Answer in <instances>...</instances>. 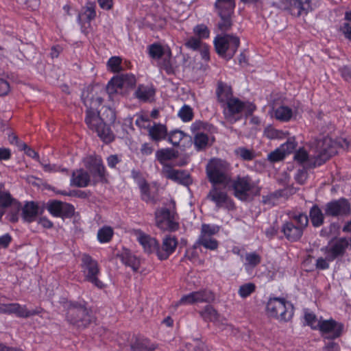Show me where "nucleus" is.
I'll return each instance as SVG.
<instances>
[{
	"label": "nucleus",
	"mask_w": 351,
	"mask_h": 351,
	"mask_svg": "<svg viewBox=\"0 0 351 351\" xmlns=\"http://www.w3.org/2000/svg\"><path fill=\"white\" fill-rule=\"evenodd\" d=\"M8 208H11L9 220L12 223L18 221L20 210L23 220L27 223L35 221L39 213L37 204L29 202L21 207V204L12 197L10 193L5 190L3 185L0 184V219Z\"/></svg>",
	"instance_id": "f257e3e1"
},
{
	"label": "nucleus",
	"mask_w": 351,
	"mask_h": 351,
	"mask_svg": "<svg viewBox=\"0 0 351 351\" xmlns=\"http://www.w3.org/2000/svg\"><path fill=\"white\" fill-rule=\"evenodd\" d=\"M350 142L347 139H341L339 143L331 138L324 137L315 140L312 143L311 152L313 153V166H319L337 153L338 146L343 149L350 148Z\"/></svg>",
	"instance_id": "f03ea898"
},
{
	"label": "nucleus",
	"mask_w": 351,
	"mask_h": 351,
	"mask_svg": "<svg viewBox=\"0 0 351 351\" xmlns=\"http://www.w3.org/2000/svg\"><path fill=\"white\" fill-rule=\"evenodd\" d=\"M68 323L78 329L87 328L93 322L92 311L86 306V302H71L66 314Z\"/></svg>",
	"instance_id": "7ed1b4c3"
},
{
	"label": "nucleus",
	"mask_w": 351,
	"mask_h": 351,
	"mask_svg": "<svg viewBox=\"0 0 351 351\" xmlns=\"http://www.w3.org/2000/svg\"><path fill=\"white\" fill-rule=\"evenodd\" d=\"M229 183L233 195L241 201H249L260 195L261 187L258 182L254 181L249 176H238Z\"/></svg>",
	"instance_id": "20e7f679"
},
{
	"label": "nucleus",
	"mask_w": 351,
	"mask_h": 351,
	"mask_svg": "<svg viewBox=\"0 0 351 351\" xmlns=\"http://www.w3.org/2000/svg\"><path fill=\"white\" fill-rule=\"evenodd\" d=\"M229 169V164L219 158L210 160L206 167V176L209 182L212 184H223L224 188L230 181Z\"/></svg>",
	"instance_id": "39448f33"
},
{
	"label": "nucleus",
	"mask_w": 351,
	"mask_h": 351,
	"mask_svg": "<svg viewBox=\"0 0 351 351\" xmlns=\"http://www.w3.org/2000/svg\"><path fill=\"white\" fill-rule=\"evenodd\" d=\"M156 224L162 230L176 231L179 228L178 215L176 212V203L171 200L169 208H162L155 213Z\"/></svg>",
	"instance_id": "423d86ee"
},
{
	"label": "nucleus",
	"mask_w": 351,
	"mask_h": 351,
	"mask_svg": "<svg viewBox=\"0 0 351 351\" xmlns=\"http://www.w3.org/2000/svg\"><path fill=\"white\" fill-rule=\"evenodd\" d=\"M85 122L88 128L97 132V135L106 143L112 142L114 136L110 129L104 123L100 112L97 110H86Z\"/></svg>",
	"instance_id": "0eeeda50"
},
{
	"label": "nucleus",
	"mask_w": 351,
	"mask_h": 351,
	"mask_svg": "<svg viewBox=\"0 0 351 351\" xmlns=\"http://www.w3.org/2000/svg\"><path fill=\"white\" fill-rule=\"evenodd\" d=\"M308 223V219L306 215L300 213L293 216L289 221L286 222L282 230L288 240L295 241L301 238Z\"/></svg>",
	"instance_id": "6e6552de"
},
{
	"label": "nucleus",
	"mask_w": 351,
	"mask_h": 351,
	"mask_svg": "<svg viewBox=\"0 0 351 351\" xmlns=\"http://www.w3.org/2000/svg\"><path fill=\"white\" fill-rule=\"evenodd\" d=\"M267 313L269 317L287 322L291 319L293 311L291 305L287 303L285 299L274 298L268 301Z\"/></svg>",
	"instance_id": "1a4fd4ad"
},
{
	"label": "nucleus",
	"mask_w": 351,
	"mask_h": 351,
	"mask_svg": "<svg viewBox=\"0 0 351 351\" xmlns=\"http://www.w3.org/2000/svg\"><path fill=\"white\" fill-rule=\"evenodd\" d=\"M81 260L84 280L98 289L104 288L105 285L98 278L100 270L97 262L87 254H82Z\"/></svg>",
	"instance_id": "9d476101"
},
{
	"label": "nucleus",
	"mask_w": 351,
	"mask_h": 351,
	"mask_svg": "<svg viewBox=\"0 0 351 351\" xmlns=\"http://www.w3.org/2000/svg\"><path fill=\"white\" fill-rule=\"evenodd\" d=\"M214 44L218 54L225 58L230 59L236 53L240 40L237 36L226 34L217 36L214 40Z\"/></svg>",
	"instance_id": "9b49d317"
},
{
	"label": "nucleus",
	"mask_w": 351,
	"mask_h": 351,
	"mask_svg": "<svg viewBox=\"0 0 351 351\" xmlns=\"http://www.w3.org/2000/svg\"><path fill=\"white\" fill-rule=\"evenodd\" d=\"M106 91L104 87L95 85L86 87L82 93V99L87 110H97L102 104Z\"/></svg>",
	"instance_id": "f8f14e48"
},
{
	"label": "nucleus",
	"mask_w": 351,
	"mask_h": 351,
	"mask_svg": "<svg viewBox=\"0 0 351 351\" xmlns=\"http://www.w3.org/2000/svg\"><path fill=\"white\" fill-rule=\"evenodd\" d=\"M255 107L252 106H246V105L239 99L230 100L223 109L225 119L233 123L241 117V113L246 111V114H251L254 110Z\"/></svg>",
	"instance_id": "ddd939ff"
},
{
	"label": "nucleus",
	"mask_w": 351,
	"mask_h": 351,
	"mask_svg": "<svg viewBox=\"0 0 351 351\" xmlns=\"http://www.w3.org/2000/svg\"><path fill=\"white\" fill-rule=\"evenodd\" d=\"M219 231L217 226L204 223L201 227V232L197 241V244L202 245L210 250H215L218 247V241L213 237Z\"/></svg>",
	"instance_id": "4468645a"
},
{
	"label": "nucleus",
	"mask_w": 351,
	"mask_h": 351,
	"mask_svg": "<svg viewBox=\"0 0 351 351\" xmlns=\"http://www.w3.org/2000/svg\"><path fill=\"white\" fill-rule=\"evenodd\" d=\"M324 213L332 217L348 216L351 213V205L345 198L332 200L325 204Z\"/></svg>",
	"instance_id": "2eb2a0df"
},
{
	"label": "nucleus",
	"mask_w": 351,
	"mask_h": 351,
	"mask_svg": "<svg viewBox=\"0 0 351 351\" xmlns=\"http://www.w3.org/2000/svg\"><path fill=\"white\" fill-rule=\"evenodd\" d=\"M207 198L213 202L217 208L233 207V203L223 188L218 184H213L207 195Z\"/></svg>",
	"instance_id": "dca6fc26"
},
{
	"label": "nucleus",
	"mask_w": 351,
	"mask_h": 351,
	"mask_svg": "<svg viewBox=\"0 0 351 351\" xmlns=\"http://www.w3.org/2000/svg\"><path fill=\"white\" fill-rule=\"evenodd\" d=\"M318 330L325 338L334 339L341 335L343 325L332 319H322Z\"/></svg>",
	"instance_id": "f3484780"
},
{
	"label": "nucleus",
	"mask_w": 351,
	"mask_h": 351,
	"mask_svg": "<svg viewBox=\"0 0 351 351\" xmlns=\"http://www.w3.org/2000/svg\"><path fill=\"white\" fill-rule=\"evenodd\" d=\"M85 166L95 179V182L105 180V168L101 158L99 156H90L85 160Z\"/></svg>",
	"instance_id": "a211bd4d"
},
{
	"label": "nucleus",
	"mask_w": 351,
	"mask_h": 351,
	"mask_svg": "<svg viewBox=\"0 0 351 351\" xmlns=\"http://www.w3.org/2000/svg\"><path fill=\"white\" fill-rule=\"evenodd\" d=\"M283 3L285 9L296 16L306 15L312 10L311 0H285Z\"/></svg>",
	"instance_id": "6ab92c4d"
},
{
	"label": "nucleus",
	"mask_w": 351,
	"mask_h": 351,
	"mask_svg": "<svg viewBox=\"0 0 351 351\" xmlns=\"http://www.w3.org/2000/svg\"><path fill=\"white\" fill-rule=\"evenodd\" d=\"M178 242L175 237L167 235L162 239L160 245H158L156 255L158 259L163 261L167 259L177 248Z\"/></svg>",
	"instance_id": "aec40b11"
},
{
	"label": "nucleus",
	"mask_w": 351,
	"mask_h": 351,
	"mask_svg": "<svg viewBox=\"0 0 351 351\" xmlns=\"http://www.w3.org/2000/svg\"><path fill=\"white\" fill-rule=\"evenodd\" d=\"M162 173L168 179L186 184L190 181V176L187 172L183 170L174 169L169 165H164Z\"/></svg>",
	"instance_id": "412c9836"
},
{
	"label": "nucleus",
	"mask_w": 351,
	"mask_h": 351,
	"mask_svg": "<svg viewBox=\"0 0 351 351\" xmlns=\"http://www.w3.org/2000/svg\"><path fill=\"white\" fill-rule=\"evenodd\" d=\"M348 244V241L345 238L334 241L326 249V258L328 261H333L338 256L343 254Z\"/></svg>",
	"instance_id": "4be33fe9"
},
{
	"label": "nucleus",
	"mask_w": 351,
	"mask_h": 351,
	"mask_svg": "<svg viewBox=\"0 0 351 351\" xmlns=\"http://www.w3.org/2000/svg\"><path fill=\"white\" fill-rule=\"evenodd\" d=\"M135 235L145 252L148 254L152 253L153 252H156L158 243L156 239L146 234L141 230L136 231Z\"/></svg>",
	"instance_id": "5701e85b"
},
{
	"label": "nucleus",
	"mask_w": 351,
	"mask_h": 351,
	"mask_svg": "<svg viewBox=\"0 0 351 351\" xmlns=\"http://www.w3.org/2000/svg\"><path fill=\"white\" fill-rule=\"evenodd\" d=\"M90 181L89 173L82 169L73 171L71 179V185L76 187H86Z\"/></svg>",
	"instance_id": "b1692460"
},
{
	"label": "nucleus",
	"mask_w": 351,
	"mask_h": 351,
	"mask_svg": "<svg viewBox=\"0 0 351 351\" xmlns=\"http://www.w3.org/2000/svg\"><path fill=\"white\" fill-rule=\"evenodd\" d=\"M216 94L218 101L223 104H227L230 100L235 99V97H232L231 87L222 82H218Z\"/></svg>",
	"instance_id": "393cba45"
},
{
	"label": "nucleus",
	"mask_w": 351,
	"mask_h": 351,
	"mask_svg": "<svg viewBox=\"0 0 351 351\" xmlns=\"http://www.w3.org/2000/svg\"><path fill=\"white\" fill-rule=\"evenodd\" d=\"M217 12L220 17V21L217 23L219 29L221 32L228 31L232 25V15L234 12L228 10H217Z\"/></svg>",
	"instance_id": "a878e982"
},
{
	"label": "nucleus",
	"mask_w": 351,
	"mask_h": 351,
	"mask_svg": "<svg viewBox=\"0 0 351 351\" xmlns=\"http://www.w3.org/2000/svg\"><path fill=\"white\" fill-rule=\"evenodd\" d=\"M149 136L155 141H159L165 138L167 130L165 125L160 123H154L153 126L148 128Z\"/></svg>",
	"instance_id": "bb28decb"
},
{
	"label": "nucleus",
	"mask_w": 351,
	"mask_h": 351,
	"mask_svg": "<svg viewBox=\"0 0 351 351\" xmlns=\"http://www.w3.org/2000/svg\"><path fill=\"white\" fill-rule=\"evenodd\" d=\"M43 311L41 308H37L33 311H29L26 306L21 305L19 303H14L12 314H15L19 317L27 318L29 317L38 315Z\"/></svg>",
	"instance_id": "cd10ccee"
},
{
	"label": "nucleus",
	"mask_w": 351,
	"mask_h": 351,
	"mask_svg": "<svg viewBox=\"0 0 351 351\" xmlns=\"http://www.w3.org/2000/svg\"><path fill=\"white\" fill-rule=\"evenodd\" d=\"M138 185L141 190V199L147 203L155 204V195L150 192L149 186L143 178H139Z\"/></svg>",
	"instance_id": "c85d7f7f"
},
{
	"label": "nucleus",
	"mask_w": 351,
	"mask_h": 351,
	"mask_svg": "<svg viewBox=\"0 0 351 351\" xmlns=\"http://www.w3.org/2000/svg\"><path fill=\"white\" fill-rule=\"evenodd\" d=\"M123 264L132 268L134 271H138L140 267V260L130 251L125 250L120 255Z\"/></svg>",
	"instance_id": "c756f323"
},
{
	"label": "nucleus",
	"mask_w": 351,
	"mask_h": 351,
	"mask_svg": "<svg viewBox=\"0 0 351 351\" xmlns=\"http://www.w3.org/2000/svg\"><path fill=\"white\" fill-rule=\"evenodd\" d=\"M313 156V153L311 151L310 153L308 154L304 149L301 148L295 152L294 159L301 164H306L309 167H315L313 166V161L315 159Z\"/></svg>",
	"instance_id": "7c9ffc66"
},
{
	"label": "nucleus",
	"mask_w": 351,
	"mask_h": 351,
	"mask_svg": "<svg viewBox=\"0 0 351 351\" xmlns=\"http://www.w3.org/2000/svg\"><path fill=\"white\" fill-rule=\"evenodd\" d=\"M156 156L159 162L164 167V165H167V161L176 158L178 154L172 149H162L156 152Z\"/></svg>",
	"instance_id": "2f4dec72"
},
{
	"label": "nucleus",
	"mask_w": 351,
	"mask_h": 351,
	"mask_svg": "<svg viewBox=\"0 0 351 351\" xmlns=\"http://www.w3.org/2000/svg\"><path fill=\"white\" fill-rule=\"evenodd\" d=\"M309 216L313 226L319 227L324 223V215L317 205L313 206Z\"/></svg>",
	"instance_id": "473e14b6"
},
{
	"label": "nucleus",
	"mask_w": 351,
	"mask_h": 351,
	"mask_svg": "<svg viewBox=\"0 0 351 351\" xmlns=\"http://www.w3.org/2000/svg\"><path fill=\"white\" fill-rule=\"evenodd\" d=\"M201 317L206 322H213L218 324L219 315L212 306H206L202 311H199Z\"/></svg>",
	"instance_id": "72a5a7b5"
},
{
	"label": "nucleus",
	"mask_w": 351,
	"mask_h": 351,
	"mask_svg": "<svg viewBox=\"0 0 351 351\" xmlns=\"http://www.w3.org/2000/svg\"><path fill=\"white\" fill-rule=\"evenodd\" d=\"M156 346L147 339H136L132 345V351H154Z\"/></svg>",
	"instance_id": "f704fd0d"
},
{
	"label": "nucleus",
	"mask_w": 351,
	"mask_h": 351,
	"mask_svg": "<svg viewBox=\"0 0 351 351\" xmlns=\"http://www.w3.org/2000/svg\"><path fill=\"white\" fill-rule=\"evenodd\" d=\"M154 94L155 90L154 88L144 85L138 86L135 92L136 97L143 101H149L154 97Z\"/></svg>",
	"instance_id": "c9c22d12"
},
{
	"label": "nucleus",
	"mask_w": 351,
	"mask_h": 351,
	"mask_svg": "<svg viewBox=\"0 0 351 351\" xmlns=\"http://www.w3.org/2000/svg\"><path fill=\"white\" fill-rule=\"evenodd\" d=\"M293 115V110L288 106H280L274 111V117L281 121H289Z\"/></svg>",
	"instance_id": "e433bc0d"
},
{
	"label": "nucleus",
	"mask_w": 351,
	"mask_h": 351,
	"mask_svg": "<svg viewBox=\"0 0 351 351\" xmlns=\"http://www.w3.org/2000/svg\"><path fill=\"white\" fill-rule=\"evenodd\" d=\"M99 112L106 125L107 123H113L115 121L116 114L113 109L107 106H103Z\"/></svg>",
	"instance_id": "4c0bfd02"
},
{
	"label": "nucleus",
	"mask_w": 351,
	"mask_h": 351,
	"mask_svg": "<svg viewBox=\"0 0 351 351\" xmlns=\"http://www.w3.org/2000/svg\"><path fill=\"white\" fill-rule=\"evenodd\" d=\"M197 302H211L215 300V295L213 293L209 290L204 289L198 291H194Z\"/></svg>",
	"instance_id": "58836bf2"
},
{
	"label": "nucleus",
	"mask_w": 351,
	"mask_h": 351,
	"mask_svg": "<svg viewBox=\"0 0 351 351\" xmlns=\"http://www.w3.org/2000/svg\"><path fill=\"white\" fill-rule=\"evenodd\" d=\"M117 79H119L120 82V86L121 88L125 87H132L136 84V79L134 75L131 74H122L116 76Z\"/></svg>",
	"instance_id": "ea45409f"
},
{
	"label": "nucleus",
	"mask_w": 351,
	"mask_h": 351,
	"mask_svg": "<svg viewBox=\"0 0 351 351\" xmlns=\"http://www.w3.org/2000/svg\"><path fill=\"white\" fill-rule=\"evenodd\" d=\"M235 155L244 160H252L255 156V152L252 149H248L245 147H238L234 150Z\"/></svg>",
	"instance_id": "a19ab883"
},
{
	"label": "nucleus",
	"mask_w": 351,
	"mask_h": 351,
	"mask_svg": "<svg viewBox=\"0 0 351 351\" xmlns=\"http://www.w3.org/2000/svg\"><path fill=\"white\" fill-rule=\"evenodd\" d=\"M167 51L159 44H153L149 47V53L152 58L155 59L166 56Z\"/></svg>",
	"instance_id": "79ce46f5"
},
{
	"label": "nucleus",
	"mask_w": 351,
	"mask_h": 351,
	"mask_svg": "<svg viewBox=\"0 0 351 351\" xmlns=\"http://www.w3.org/2000/svg\"><path fill=\"white\" fill-rule=\"evenodd\" d=\"M208 143V137L204 133H197L194 137V144L197 150L204 149Z\"/></svg>",
	"instance_id": "37998d69"
},
{
	"label": "nucleus",
	"mask_w": 351,
	"mask_h": 351,
	"mask_svg": "<svg viewBox=\"0 0 351 351\" xmlns=\"http://www.w3.org/2000/svg\"><path fill=\"white\" fill-rule=\"evenodd\" d=\"M234 0H217L215 3V8L217 10L234 12Z\"/></svg>",
	"instance_id": "c03bdc74"
},
{
	"label": "nucleus",
	"mask_w": 351,
	"mask_h": 351,
	"mask_svg": "<svg viewBox=\"0 0 351 351\" xmlns=\"http://www.w3.org/2000/svg\"><path fill=\"white\" fill-rule=\"evenodd\" d=\"M256 290V285L252 282H248L240 286L238 293L239 295L245 298L254 293Z\"/></svg>",
	"instance_id": "a18cd8bd"
},
{
	"label": "nucleus",
	"mask_w": 351,
	"mask_h": 351,
	"mask_svg": "<svg viewBox=\"0 0 351 351\" xmlns=\"http://www.w3.org/2000/svg\"><path fill=\"white\" fill-rule=\"evenodd\" d=\"M178 116L184 122L190 121L193 118V110L189 106L184 105L179 110Z\"/></svg>",
	"instance_id": "49530a36"
},
{
	"label": "nucleus",
	"mask_w": 351,
	"mask_h": 351,
	"mask_svg": "<svg viewBox=\"0 0 351 351\" xmlns=\"http://www.w3.org/2000/svg\"><path fill=\"white\" fill-rule=\"evenodd\" d=\"M304 319L306 324L314 330H318L321 324L322 319H318L315 315L311 313H306Z\"/></svg>",
	"instance_id": "de8ad7c7"
},
{
	"label": "nucleus",
	"mask_w": 351,
	"mask_h": 351,
	"mask_svg": "<svg viewBox=\"0 0 351 351\" xmlns=\"http://www.w3.org/2000/svg\"><path fill=\"white\" fill-rule=\"evenodd\" d=\"M113 234L112 228L105 227L100 229L97 233V237L100 242H108L110 240Z\"/></svg>",
	"instance_id": "09e8293b"
},
{
	"label": "nucleus",
	"mask_w": 351,
	"mask_h": 351,
	"mask_svg": "<svg viewBox=\"0 0 351 351\" xmlns=\"http://www.w3.org/2000/svg\"><path fill=\"white\" fill-rule=\"evenodd\" d=\"M160 68L164 69L167 74H173L174 69L171 63V52L168 50L166 56L164 57L162 62L160 63Z\"/></svg>",
	"instance_id": "8fccbe9b"
},
{
	"label": "nucleus",
	"mask_w": 351,
	"mask_h": 351,
	"mask_svg": "<svg viewBox=\"0 0 351 351\" xmlns=\"http://www.w3.org/2000/svg\"><path fill=\"white\" fill-rule=\"evenodd\" d=\"M120 81L119 79H117L116 77H114L111 79V80L108 82L106 92H107L110 95L116 93L119 90L122 89L120 86L119 84Z\"/></svg>",
	"instance_id": "3c124183"
},
{
	"label": "nucleus",
	"mask_w": 351,
	"mask_h": 351,
	"mask_svg": "<svg viewBox=\"0 0 351 351\" xmlns=\"http://www.w3.org/2000/svg\"><path fill=\"white\" fill-rule=\"evenodd\" d=\"M61 204L60 201H52L48 203L47 209L49 212L56 217L61 216Z\"/></svg>",
	"instance_id": "603ef678"
},
{
	"label": "nucleus",
	"mask_w": 351,
	"mask_h": 351,
	"mask_svg": "<svg viewBox=\"0 0 351 351\" xmlns=\"http://www.w3.org/2000/svg\"><path fill=\"white\" fill-rule=\"evenodd\" d=\"M204 43L201 41V39L191 36L187 38L185 41V46L193 50H198Z\"/></svg>",
	"instance_id": "864d4df0"
},
{
	"label": "nucleus",
	"mask_w": 351,
	"mask_h": 351,
	"mask_svg": "<svg viewBox=\"0 0 351 351\" xmlns=\"http://www.w3.org/2000/svg\"><path fill=\"white\" fill-rule=\"evenodd\" d=\"M121 59L119 57L114 56L109 59L108 61V66L114 73H117L121 71Z\"/></svg>",
	"instance_id": "5fc2aeb1"
},
{
	"label": "nucleus",
	"mask_w": 351,
	"mask_h": 351,
	"mask_svg": "<svg viewBox=\"0 0 351 351\" xmlns=\"http://www.w3.org/2000/svg\"><path fill=\"white\" fill-rule=\"evenodd\" d=\"M184 136L185 134L183 132L180 130H175L169 134V141L172 145L177 146Z\"/></svg>",
	"instance_id": "6e6d98bb"
},
{
	"label": "nucleus",
	"mask_w": 351,
	"mask_h": 351,
	"mask_svg": "<svg viewBox=\"0 0 351 351\" xmlns=\"http://www.w3.org/2000/svg\"><path fill=\"white\" fill-rule=\"evenodd\" d=\"M281 196L280 192L276 191L267 195L263 196L262 202L264 204L274 206L276 204L278 199Z\"/></svg>",
	"instance_id": "4d7b16f0"
},
{
	"label": "nucleus",
	"mask_w": 351,
	"mask_h": 351,
	"mask_svg": "<svg viewBox=\"0 0 351 351\" xmlns=\"http://www.w3.org/2000/svg\"><path fill=\"white\" fill-rule=\"evenodd\" d=\"M193 32L195 35L198 36V38L203 39L209 37V30L208 27L204 25H199L194 27Z\"/></svg>",
	"instance_id": "13d9d810"
},
{
	"label": "nucleus",
	"mask_w": 351,
	"mask_h": 351,
	"mask_svg": "<svg viewBox=\"0 0 351 351\" xmlns=\"http://www.w3.org/2000/svg\"><path fill=\"white\" fill-rule=\"evenodd\" d=\"M261 260V256L255 252L247 254L245 256V264L252 267L258 265Z\"/></svg>",
	"instance_id": "bf43d9fd"
},
{
	"label": "nucleus",
	"mask_w": 351,
	"mask_h": 351,
	"mask_svg": "<svg viewBox=\"0 0 351 351\" xmlns=\"http://www.w3.org/2000/svg\"><path fill=\"white\" fill-rule=\"evenodd\" d=\"M84 15L88 21H91L94 19L96 16L95 12V4L94 3L88 2L87 3L86 7L84 8Z\"/></svg>",
	"instance_id": "052dcab7"
},
{
	"label": "nucleus",
	"mask_w": 351,
	"mask_h": 351,
	"mask_svg": "<svg viewBox=\"0 0 351 351\" xmlns=\"http://www.w3.org/2000/svg\"><path fill=\"white\" fill-rule=\"evenodd\" d=\"M285 152L281 147L276 149L268 155V159L271 162H277L285 157Z\"/></svg>",
	"instance_id": "680f3d73"
},
{
	"label": "nucleus",
	"mask_w": 351,
	"mask_h": 351,
	"mask_svg": "<svg viewBox=\"0 0 351 351\" xmlns=\"http://www.w3.org/2000/svg\"><path fill=\"white\" fill-rule=\"evenodd\" d=\"M196 303H197V298L193 291L189 294L183 295L178 302V304H193Z\"/></svg>",
	"instance_id": "e2e57ef3"
},
{
	"label": "nucleus",
	"mask_w": 351,
	"mask_h": 351,
	"mask_svg": "<svg viewBox=\"0 0 351 351\" xmlns=\"http://www.w3.org/2000/svg\"><path fill=\"white\" fill-rule=\"evenodd\" d=\"M74 207L71 204L62 202L60 217H71L74 213Z\"/></svg>",
	"instance_id": "0e129e2a"
},
{
	"label": "nucleus",
	"mask_w": 351,
	"mask_h": 351,
	"mask_svg": "<svg viewBox=\"0 0 351 351\" xmlns=\"http://www.w3.org/2000/svg\"><path fill=\"white\" fill-rule=\"evenodd\" d=\"M18 2L25 8L31 10H36L39 5L38 0H18Z\"/></svg>",
	"instance_id": "69168bd1"
},
{
	"label": "nucleus",
	"mask_w": 351,
	"mask_h": 351,
	"mask_svg": "<svg viewBox=\"0 0 351 351\" xmlns=\"http://www.w3.org/2000/svg\"><path fill=\"white\" fill-rule=\"evenodd\" d=\"M280 147L285 152V154L287 155L295 149V143L294 141L289 140L285 143L282 144Z\"/></svg>",
	"instance_id": "338daca9"
},
{
	"label": "nucleus",
	"mask_w": 351,
	"mask_h": 351,
	"mask_svg": "<svg viewBox=\"0 0 351 351\" xmlns=\"http://www.w3.org/2000/svg\"><path fill=\"white\" fill-rule=\"evenodd\" d=\"M9 83L6 80L0 78V97L6 95L9 93Z\"/></svg>",
	"instance_id": "774afa93"
}]
</instances>
